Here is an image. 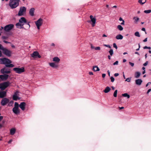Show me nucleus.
<instances>
[{
    "mask_svg": "<svg viewBox=\"0 0 151 151\" xmlns=\"http://www.w3.org/2000/svg\"><path fill=\"white\" fill-rule=\"evenodd\" d=\"M12 61L6 58H3L0 59V64L5 65V66L9 68H12L14 66V65L11 64Z\"/></svg>",
    "mask_w": 151,
    "mask_h": 151,
    "instance_id": "obj_1",
    "label": "nucleus"
},
{
    "mask_svg": "<svg viewBox=\"0 0 151 151\" xmlns=\"http://www.w3.org/2000/svg\"><path fill=\"white\" fill-rule=\"evenodd\" d=\"M1 51L3 54L8 57H11L12 54V51L6 47H3Z\"/></svg>",
    "mask_w": 151,
    "mask_h": 151,
    "instance_id": "obj_2",
    "label": "nucleus"
},
{
    "mask_svg": "<svg viewBox=\"0 0 151 151\" xmlns=\"http://www.w3.org/2000/svg\"><path fill=\"white\" fill-rule=\"evenodd\" d=\"M19 5V2L17 0H10L9 5L12 9L15 8Z\"/></svg>",
    "mask_w": 151,
    "mask_h": 151,
    "instance_id": "obj_3",
    "label": "nucleus"
},
{
    "mask_svg": "<svg viewBox=\"0 0 151 151\" xmlns=\"http://www.w3.org/2000/svg\"><path fill=\"white\" fill-rule=\"evenodd\" d=\"M11 83L9 81L5 82L0 83V89L3 91L8 87Z\"/></svg>",
    "mask_w": 151,
    "mask_h": 151,
    "instance_id": "obj_4",
    "label": "nucleus"
},
{
    "mask_svg": "<svg viewBox=\"0 0 151 151\" xmlns=\"http://www.w3.org/2000/svg\"><path fill=\"white\" fill-rule=\"evenodd\" d=\"M26 8L24 6H21L19 9L18 14V16H21L23 15L24 14L26 13Z\"/></svg>",
    "mask_w": 151,
    "mask_h": 151,
    "instance_id": "obj_5",
    "label": "nucleus"
},
{
    "mask_svg": "<svg viewBox=\"0 0 151 151\" xmlns=\"http://www.w3.org/2000/svg\"><path fill=\"white\" fill-rule=\"evenodd\" d=\"M14 27V25L12 24L6 25L4 27V30L6 32H9Z\"/></svg>",
    "mask_w": 151,
    "mask_h": 151,
    "instance_id": "obj_6",
    "label": "nucleus"
},
{
    "mask_svg": "<svg viewBox=\"0 0 151 151\" xmlns=\"http://www.w3.org/2000/svg\"><path fill=\"white\" fill-rule=\"evenodd\" d=\"M13 70L15 71L17 73L19 74L25 71L24 68L23 67L20 68H13Z\"/></svg>",
    "mask_w": 151,
    "mask_h": 151,
    "instance_id": "obj_7",
    "label": "nucleus"
},
{
    "mask_svg": "<svg viewBox=\"0 0 151 151\" xmlns=\"http://www.w3.org/2000/svg\"><path fill=\"white\" fill-rule=\"evenodd\" d=\"M42 23L43 19L40 18L35 22V24L37 27V28L38 29H40V27L42 25Z\"/></svg>",
    "mask_w": 151,
    "mask_h": 151,
    "instance_id": "obj_8",
    "label": "nucleus"
},
{
    "mask_svg": "<svg viewBox=\"0 0 151 151\" xmlns=\"http://www.w3.org/2000/svg\"><path fill=\"white\" fill-rule=\"evenodd\" d=\"M7 67L5 66L1 69L0 70L1 73L3 74H8L10 73L11 71L10 70V69L8 68Z\"/></svg>",
    "mask_w": 151,
    "mask_h": 151,
    "instance_id": "obj_9",
    "label": "nucleus"
},
{
    "mask_svg": "<svg viewBox=\"0 0 151 151\" xmlns=\"http://www.w3.org/2000/svg\"><path fill=\"white\" fill-rule=\"evenodd\" d=\"M9 101V99L4 97L2 99L1 102V104L3 106H5L8 104Z\"/></svg>",
    "mask_w": 151,
    "mask_h": 151,
    "instance_id": "obj_10",
    "label": "nucleus"
},
{
    "mask_svg": "<svg viewBox=\"0 0 151 151\" xmlns=\"http://www.w3.org/2000/svg\"><path fill=\"white\" fill-rule=\"evenodd\" d=\"M7 91H3L0 90V98H3L6 96Z\"/></svg>",
    "mask_w": 151,
    "mask_h": 151,
    "instance_id": "obj_11",
    "label": "nucleus"
},
{
    "mask_svg": "<svg viewBox=\"0 0 151 151\" xmlns=\"http://www.w3.org/2000/svg\"><path fill=\"white\" fill-rule=\"evenodd\" d=\"M32 57L34 58H41V56L39 55V53L37 51L34 52L31 55Z\"/></svg>",
    "mask_w": 151,
    "mask_h": 151,
    "instance_id": "obj_12",
    "label": "nucleus"
},
{
    "mask_svg": "<svg viewBox=\"0 0 151 151\" xmlns=\"http://www.w3.org/2000/svg\"><path fill=\"white\" fill-rule=\"evenodd\" d=\"M9 77V75L4 74V75H0V79L2 80L5 81Z\"/></svg>",
    "mask_w": 151,
    "mask_h": 151,
    "instance_id": "obj_13",
    "label": "nucleus"
},
{
    "mask_svg": "<svg viewBox=\"0 0 151 151\" xmlns=\"http://www.w3.org/2000/svg\"><path fill=\"white\" fill-rule=\"evenodd\" d=\"M90 18L91 20V22H92L91 24L92 26V27L94 26L96 22V19L95 18H93V16L90 15Z\"/></svg>",
    "mask_w": 151,
    "mask_h": 151,
    "instance_id": "obj_14",
    "label": "nucleus"
},
{
    "mask_svg": "<svg viewBox=\"0 0 151 151\" xmlns=\"http://www.w3.org/2000/svg\"><path fill=\"white\" fill-rule=\"evenodd\" d=\"M26 105V104L24 102H22L19 105V107L22 110L24 111L25 110Z\"/></svg>",
    "mask_w": 151,
    "mask_h": 151,
    "instance_id": "obj_15",
    "label": "nucleus"
},
{
    "mask_svg": "<svg viewBox=\"0 0 151 151\" xmlns=\"http://www.w3.org/2000/svg\"><path fill=\"white\" fill-rule=\"evenodd\" d=\"M13 112L16 114L17 115L20 113L19 109V108L14 107L12 109Z\"/></svg>",
    "mask_w": 151,
    "mask_h": 151,
    "instance_id": "obj_16",
    "label": "nucleus"
},
{
    "mask_svg": "<svg viewBox=\"0 0 151 151\" xmlns=\"http://www.w3.org/2000/svg\"><path fill=\"white\" fill-rule=\"evenodd\" d=\"M136 84L138 86H140L141 85L142 82V80L140 79H136L135 81Z\"/></svg>",
    "mask_w": 151,
    "mask_h": 151,
    "instance_id": "obj_17",
    "label": "nucleus"
},
{
    "mask_svg": "<svg viewBox=\"0 0 151 151\" xmlns=\"http://www.w3.org/2000/svg\"><path fill=\"white\" fill-rule=\"evenodd\" d=\"M19 22L20 23L23 24L24 23H27V20L24 17H21L19 20Z\"/></svg>",
    "mask_w": 151,
    "mask_h": 151,
    "instance_id": "obj_18",
    "label": "nucleus"
},
{
    "mask_svg": "<svg viewBox=\"0 0 151 151\" xmlns=\"http://www.w3.org/2000/svg\"><path fill=\"white\" fill-rule=\"evenodd\" d=\"M34 11L35 9L34 8H32L30 9L29 14L31 16H34Z\"/></svg>",
    "mask_w": 151,
    "mask_h": 151,
    "instance_id": "obj_19",
    "label": "nucleus"
},
{
    "mask_svg": "<svg viewBox=\"0 0 151 151\" xmlns=\"http://www.w3.org/2000/svg\"><path fill=\"white\" fill-rule=\"evenodd\" d=\"M49 65L51 67L55 68H57L58 66L57 64L54 63H50Z\"/></svg>",
    "mask_w": 151,
    "mask_h": 151,
    "instance_id": "obj_20",
    "label": "nucleus"
},
{
    "mask_svg": "<svg viewBox=\"0 0 151 151\" xmlns=\"http://www.w3.org/2000/svg\"><path fill=\"white\" fill-rule=\"evenodd\" d=\"M24 25V24H22L21 23H20L19 22L17 23L16 24V26L17 28L19 27V26L20 27V28H23V26Z\"/></svg>",
    "mask_w": 151,
    "mask_h": 151,
    "instance_id": "obj_21",
    "label": "nucleus"
},
{
    "mask_svg": "<svg viewBox=\"0 0 151 151\" xmlns=\"http://www.w3.org/2000/svg\"><path fill=\"white\" fill-rule=\"evenodd\" d=\"M111 89L109 87L107 86L106 88L103 91L105 93H107L110 91Z\"/></svg>",
    "mask_w": 151,
    "mask_h": 151,
    "instance_id": "obj_22",
    "label": "nucleus"
},
{
    "mask_svg": "<svg viewBox=\"0 0 151 151\" xmlns=\"http://www.w3.org/2000/svg\"><path fill=\"white\" fill-rule=\"evenodd\" d=\"M116 38L117 40H122L123 38V36L121 35H118L116 36Z\"/></svg>",
    "mask_w": 151,
    "mask_h": 151,
    "instance_id": "obj_23",
    "label": "nucleus"
},
{
    "mask_svg": "<svg viewBox=\"0 0 151 151\" xmlns=\"http://www.w3.org/2000/svg\"><path fill=\"white\" fill-rule=\"evenodd\" d=\"M16 131L14 128H12L10 130V134L11 135H13L14 134Z\"/></svg>",
    "mask_w": 151,
    "mask_h": 151,
    "instance_id": "obj_24",
    "label": "nucleus"
},
{
    "mask_svg": "<svg viewBox=\"0 0 151 151\" xmlns=\"http://www.w3.org/2000/svg\"><path fill=\"white\" fill-rule=\"evenodd\" d=\"M93 70L94 71H99L100 70L99 68L96 66L93 67Z\"/></svg>",
    "mask_w": 151,
    "mask_h": 151,
    "instance_id": "obj_25",
    "label": "nucleus"
},
{
    "mask_svg": "<svg viewBox=\"0 0 151 151\" xmlns=\"http://www.w3.org/2000/svg\"><path fill=\"white\" fill-rule=\"evenodd\" d=\"M53 61L56 63H58L60 61V59L58 57H55L53 58Z\"/></svg>",
    "mask_w": 151,
    "mask_h": 151,
    "instance_id": "obj_26",
    "label": "nucleus"
},
{
    "mask_svg": "<svg viewBox=\"0 0 151 151\" xmlns=\"http://www.w3.org/2000/svg\"><path fill=\"white\" fill-rule=\"evenodd\" d=\"M140 73L139 72H135V77L136 78H139L140 76Z\"/></svg>",
    "mask_w": 151,
    "mask_h": 151,
    "instance_id": "obj_27",
    "label": "nucleus"
},
{
    "mask_svg": "<svg viewBox=\"0 0 151 151\" xmlns=\"http://www.w3.org/2000/svg\"><path fill=\"white\" fill-rule=\"evenodd\" d=\"M13 99L14 101H17L18 99H19V98L17 96L13 95L12 96Z\"/></svg>",
    "mask_w": 151,
    "mask_h": 151,
    "instance_id": "obj_28",
    "label": "nucleus"
},
{
    "mask_svg": "<svg viewBox=\"0 0 151 151\" xmlns=\"http://www.w3.org/2000/svg\"><path fill=\"white\" fill-rule=\"evenodd\" d=\"M146 2V0H139L138 2L141 4H143Z\"/></svg>",
    "mask_w": 151,
    "mask_h": 151,
    "instance_id": "obj_29",
    "label": "nucleus"
},
{
    "mask_svg": "<svg viewBox=\"0 0 151 151\" xmlns=\"http://www.w3.org/2000/svg\"><path fill=\"white\" fill-rule=\"evenodd\" d=\"M122 96L125 97H127L128 99H129L130 97V96L127 93H124L122 94Z\"/></svg>",
    "mask_w": 151,
    "mask_h": 151,
    "instance_id": "obj_30",
    "label": "nucleus"
},
{
    "mask_svg": "<svg viewBox=\"0 0 151 151\" xmlns=\"http://www.w3.org/2000/svg\"><path fill=\"white\" fill-rule=\"evenodd\" d=\"M117 28L120 31L123 30V27L121 25H118L117 26Z\"/></svg>",
    "mask_w": 151,
    "mask_h": 151,
    "instance_id": "obj_31",
    "label": "nucleus"
},
{
    "mask_svg": "<svg viewBox=\"0 0 151 151\" xmlns=\"http://www.w3.org/2000/svg\"><path fill=\"white\" fill-rule=\"evenodd\" d=\"M133 19H135L134 22L137 23V22L139 20V18L137 17H134L133 18Z\"/></svg>",
    "mask_w": 151,
    "mask_h": 151,
    "instance_id": "obj_32",
    "label": "nucleus"
},
{
    "mask_svg": "<svg viewBox=\"0 0 151 151\" xmlns=\"http://www.w3.org/2000/svg\"><path fill=\"white\" fill-rule=\"evenodd\" d=\"M111 56H112L113 54V50L112 49H111L109 52Z\"/></svg>",
    "mask_w": 151,
    "mask_h": 151,
    "instance_id": "obj_33",
    "label": "nucleus"
},
{
    "mask_svg": "<svg viewBox=\"0 0 151 151\" xmlns=\"http://www.w3.org/2000/svg\"><path fill=\"white\" fill-rule=\"evenodd\" d=\"M19 105L17 103L15 102L14 103V108H19Z\"/></svg>",
    "mask_w": 151,
    "mask_h": 151,
    "instance_id": "obj_34",
    "label": "nucleus"
},
{
    "mask_svg": "<svg viewBox=\"0 0 151 151\" xmlns=\"http://www.w3.org/2000/svg\"><path fill=\"white\" fill-rule=\"evenodd\" d=\"M117 90H115V91H114V93L113 96H114V97H116L117 95Z\"/></svg>",
    "mask_w": 151,
    "mask_h": 151,
    "instance_id": "obj_35",
    "label": "nucleus"
},
{
    "mask_svg": "<svg viewBox=\"0 0 151 151\" xmlns=\"http://www.w3.org/2000/svg\"><path fill=\"white\" fill-rule=\"evenodd\" d=\"M134 35L137 37H140V35L139 34V33L138 32H136L134 33Z\"/></svg>",
    "mask_w": 151,
    "mask_h": 151,
    "instance_id": "obj_36",
    "label": "nucleus"
},
{
    "mask_svg": "<svg viewBox=\"0 0 151 151\" xmlns=\"http://www.w3.org/2000/svg\"><path fill=\"white\" fill-rule=\"evenodd\" d=\"M151 12V10H146L144 11V12L146 14H148Z\"/></svg>",
    "mask_w": 151,
    "mask_h": 151,
    "instance_id": "obj_37",
    "label": "nucleus"
},
{
    "mask_svg": "<svg viewBox=\"0 0 151 151\" xmlns=\"http://www.w3.org/2000/svg\"><path fill=\"white\" fill-rule=\"evenodd\" d=\"M19 93V92L18 91H16V92L14 93V94L13 95H14L17 96L18 94V93Z\"/></svg>",
    "mask_w": 151,
    "mask_h": 151,
    "instance_id": "obj_38",
    "label": "nucleus"
},
{
    "mask_svg": "<svg viewBox=\"0 0 151 151\" xmlns=\"http://www.w3.org/2000/svg\"><path fill=\"white\" fill-rule=\"evenodd\" d=\"M131 80V78H127L125 80V81H127L128 82H129Z\"/></svg>",
    "mask_w": 151,
    "mask_h": 151,
    "instance_id": "obj_39",
    "label": "nucleus"
},
{
    "mask_svg": "<svg viewBox=\"0 0 151 151\" xmlns=\"http://www.w3.org/2000/svg\"><path fill=\"white\" fill-rule=\"evenodd\" d=\"M110 79H111V82H113L114 81V78L113 77H112V76L110 78Z\"/></svg>",
    "mask_w": 151,
    "mask_h": 151,
    "instance_id": "obj_40",
    "label": "nucleus"
},
{
    "mask_svg": "<svg viewBox=\"0 0 151 151\" xmlns=\"http://www.w3.org/2000/svg\"><path fill=\"white\" fill-rule=\"evenodd\" d=\"M113 46L114 48H115L116 49L117 48V46L115 43H114L113 44Z\"/></svg>",
    "mask_w": 151,
    "mask_h": 151,
    "instance_id": "obj_41",
    "label": "nucleus"
},
{
    "mask_svg": "<svg viewBox=\"0 0 151 151\" xmlns=\"http://www.w3.org/2000/svg\"><path fill=\"white\" fill-rule=\"evenodd\" d=\"M95 49L96 50H100V47H95Z\"/></svg>",
    "mask_w": 151,
    "mask_h": 151,
    "instance_id": "obj_42",
    "label": "nucleus"
},
{
    "mask_svg": "<svg viewBox=\"0 0 151 151\" xmlns=\"http://www.w3.org/2000/svg\"><path fill=\"white\" fill-rule=\"evenodd\" d=\"M8 38V37L5 36H2V38L4 40Z\"/></svg>",
    "mask_w": 151,
    "mask_h": 151,
    "instance_id": "obj_43",
    "label": "nucleus"
},
{
    "mask_svg": "<svg viewBox=\"0 0 151 151\" xmlns=\"http://www.w3.org/2000/svg\"><path fill=\"white\" fill-rule=\"evenodd\" d=\"M118 63V61H116L115 62L113 63V65H117Z\"/></svg>",
    "mask_w": 151,
    "mask_h": 151,
    "instance_id": "obj_44",
    "label": "nucleus"
},
{
    "mask_svg": "<svg viewBox=\"0 0 151 151\" xmlns=\"http://www.w3.org/2000/svg\"><path fill=\"white\" fill-rule=\"evenodd\" d=\"M129 64L132 67H133L134 66V64L133 63H132L131 62H129Z\"/></svg>",
    "mask_w": 151,
    "mask_h": 151,
    "instance_id": "obj_45",
    "label": "nucleus"
},
{
    "mask_svg": "<svg viewBox=\"0 0 151 151\" xmlns=\"http://www.w3.org/2000/svg\"><path fill=\"white\" fill-rule=\"evenodd\" d=\"M148 63V61H147L145 63L143 64V65L145 66H146L147 65Z\"/></svg>",
    "mask_w": 151,
    "mask_h": 151,
    "instance_id": "obj_46",
    "label": "nucleus"
},
{
    "mask_svg": "<svg viewBox=\"0 0 151 151\" xmlns=\"http://www.w3.org/2000/svg\"><path fill=\"white\" fill-rule=\"evenodd\" d=\"M104 46H106V47H109V48H111V46L109 45H105Z\"/></svg>",
    "mask_w": 151,
    "mask_h": 151,
    "instance_id": "obj_47",
    "label": "nucleus"
},
{
    "mask_svg": "<svg viewBox=\"0 0 151 151\" xmlns=\"http://www.w3.org/2000/svg\"><path fill=\"white\" fill-rule=\"evenodd\" d=\"M3 47H4L2 45L0 44V50H1Z\"/></svg>",
    "mask_w": 151,
    "mask_h": 151,
    "instance_id": "obj_48",
    "label": "nucleus"
},
{
    "mask_svg": "<svg viewBox=\"0 0 151 151\" xmlns=\"http://www.w3.org/2000/svg\"><path fill=\"white\" fill-rule=\"evenodd\" d=\"M142 30L145 32V33L146 34V32H145V28H142Z\"/></svg>",
    "mask_w": 151,
    "mask_h": 151,
    "instance_id": "obj_49",
    "label": "nucleus"
},
{
    "mask_svg": "<svg viewBox=\"0 0 151 151\" xmlns=\"http://www.w3.org/2000/svg\"><path fill=\"white\" fill-rule=\"evenodd\" d=\"M119 75V74L118 73H115L114 74V76L115 77H117Z\"/></svg>",
    "mask_w": 151,
    "mask_h": 151,
    "instance_id": "obj_50",
    "label": "nucleus"
},
{
    "mask_svg": "<svg viewBox=\"0 0 151 151\" xmlns=\"http://www.w3.org/2000/svg\"><path fill=\"white\" fill-rule=\"evenodd\" d=\"M105 76H106L105 74L104 73L102 74V77L103 78H105Z\"/></svg>",
    "mask_w": 151,
    "mask_h": 151,
    "instance_id": "obj_51",
    "label": "nucleus"
},
{
    "mask_svg": "<svg viewBox=\"0 0 151 151\" xmlns=\"http://www.w3.org/2000/svg\"><path fill=\"white\" fill-rule=\"evenodd\" d=\"M3 116H0V122L3 119Z\"/></svg>",
    "mask_w": 151,
    "mask_h": 151,
    "instance_id": "obj_52",
    "label": "nucleus"
},
{
    "mask_svg": "<svg viewBox=\"0 0 151 151\" xmlns=\"http://www.w3.org/2000/svg\"><path fill=\"white\" fill-rule=\"evenodd\" d=\"M3 42H4V43H6V44H8V43H9V42H8L7 41H5V40H4L3 41Z\"/></svg>",
    "mask_w": 151,
    "mask_h": 151,
    "instance_id": "obj_53",
    "label": "nucleus"
},
{
    "mask_svg": "<svg viewBox=\"0 0 151 151\" xmlns=\"http://www.w3.org/2000/svg\"><path fill=\"white\" fill-rule=\"evenodd\" d=\"M151 91V89H149L147 91V93H148Z\"/></svg>",
    "mask_w": 151,
    "mask_h": 151,
    "instance_id": "obj_54",
    "label": "nucleus"
},
{
    "mask_svg": "<svg viewBox=\"0 0 151 151\" xmlns=\"http://www.w3.org/2000/svg\"><path fill=\"white\" fill-rule=\"evenodd\" d=\"M89 74L90 75H93V73L92 72H89Z\"/></svg>",
    "mask_w": 151,
    "mask_h": 151,
    "instance_id": "obj_55",
    "label": "nucleus"
},
{
    "mask_svg": "<svg viewBox=\"0 0 151 151\" xmlns=\"http://www.w3.org/2000/svg\"><path fill=\"white\" fill-rule=\"evenodd\" d=\"M147 41V38H145L143 40V41L144 42H146Z\"/></svg>",
    "mask_w": 151,
    "mask_h": 151,
    "instance_id": "obj_56",
    "label": "nucleus"
},
{
    "mask_svg": "<svg viewBox=\"0 0 151 151\" xmlns=\"http://www.w3.org/2000/svg\"><path fill=\"white\" fill-rule=\"evenodd\" d=\"M4 29V27H1L0 28V31L2 30V29Z\"/></svg>",
    "mask_w": 151,
    "mask_h": 151,
    "instance_id": "obj_57",
    "label": "nucleus"
},
{
    "mask_svg": "<svg viewBox=\"0 0 151 151\" xmlns=\"http://www.w3.org/2000/svg\"><path fill=\"white\" fill-rule=\"evenodd\" d=\"M119 109H124V107L123 106L121 107H119Z\"/></svg>",
    "mask_w": 151,
    "mask_h": 151,
    "instance_id": "obj_58",
    "label": "nucleus"
},
{
    "mask_svg": "<svg viewBox=\"0 0 151 151\" xmlns=\"http://www.w3.org/2000/svg\"><path fill=\"white\" fill-rule=\"evenodd\" d=\"M119 20L120 21H123V20H124L122 19V18L121 17H120L119 18Z\"/></svg>",
    "mask_w": 151,
    "mask_h": 151,
    "instance_id": "obj_59",
    "label": "nucleus"
},
{
    "mask_svg": "<svg viewBox=\"0 0 151 151\" xmlns=\"http://www.w3.org/2000/svg\"><path fill=\"white\" fill-rule=\"evenodd\" d=\"M107 73H108V74L109 75V76H110V71H109V70H108L107 71Z\"/></svg>",
    "mask_w": 151,
    "mask_h": 151,
    "instance_id": "obj_60",
    "label": "nucleus"
},
{
    "mask_svg": "<svg viewBox=\"0 0 151 151\" xmlns=\"http://www.w3.org/2000/svg\"><path fill=\"white\" fill-rule=\"evenodd\" d=\"M1 51L0 50V57H1L2 56V53Z\"/></svg>",
    "mask_w": 151,
    "mask_h": 151,
    "instance_id": "obj_61",
    "label": "nucleus"
},
{
    "mask_svg": "<svg viewBox=\"0 0 151 151\" xmlns=\"http://www.w3.org/2000/svg\"><path fill=\"white\" fill-rule=\"evenodd\" d=\"M124 20H123L122 21V23H121V24L122 25H124Z\"/></svg>",
    "mask_w": 151,
    "mask_h": 151,
    "instance_id": "obj_62",
    "label": "nucleus"
},
{
    "mask_svg": "<svg viewBox=\"0 0 151 151\" xmlns=\"http://www.w3.org/2000/svg\"><path fill=\"white\" fill-rule=\"evenodd\" d=\"M150 83H150V82H149V83H148L147 84H146V87H147V86H148V85H149V84H150Z\"/></svg>",
    "mask_w": 151,
    "mask_h": 151,
    "instance_id": "obj_63",
    "label": "nucleus"
},
{
    "mask_svg": "<svg viewBox=\"0 0 151 151\" xmlns=\"http://www.w3.org/2000/svg\"><path fill=\"white\" fill-rule=\"evenodd\" d=\"M108 58L109 59V60H110L111 59V56L110 55H109L108 56Z\"/></svg>",
    "mask_w": 151,
    "mask_h": 151,
    "instance_id": "obj_64",
    "label": "nucleus"
}]
</instances>
